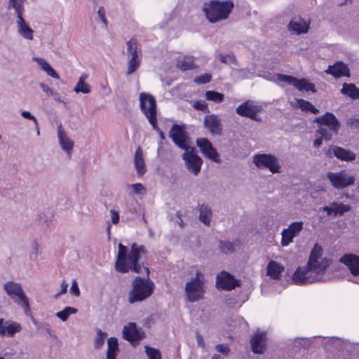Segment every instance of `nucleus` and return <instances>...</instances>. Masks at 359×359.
<instances>
[{
  "instance_id": "obj_1",
  "label": "nucleus",
  "mask_w": 359,
  "mask_h": 359,
  "mask_svg": "<svg viewBox=\"0 0 359 359\" xmlns=\"http://www.w3.org/2000/svg\"><path fill=\"white\" fill-rule=\"evenodd\" d=\"M118 250L115 262V269L121 273L132 271L136 273H144L145 276H135L132 282V288L128 292V301L130 304L141 302L150 297L154 290V283L149 279L150 271L148 267L141 265L139 260L147 255L143 245L133 243L129 250L122 243L118 246Z\"/></svg>"
},
{
  "instance_id": "obj_2",
  "label": "nucleus",
  "mask_w": 359,
  "mask_h": 359,
  "mask_svg": "<svg viewBox=\"0 0 359 359\" xmlns=\"http://www.w3.org/2000/svg\"><path fill=\"white\" fill-rule=\"evenodd\" d=\"M323 248L316 243L312 248L305 268L299 266L292 276L293 283L296 285L311 284L318 281V276L323 274L330 264L327 258H323Z\"/></svg>"
},
{
  "instance_id": "obj_3",
  "label": "nucleus",
  "mask_w": 359,
  "mask_h": 359,
  "mask_svg": "<svg viewBox=\"0 0 359 359\" xmlns=\"http://www.w3.org/2000/svg\"><path fill=\"white\" fill-rule=\"evenodd\" d=\"M233 8L231 0H210L203 3L202 11L210 22L215 23L227 19Z\"/></svg>"
},
{
  "instance_id": "obj_4",
  "label": "nucleus",
  "mask_w": 359,
  "mask_h": 359,
  "mask_svg": "<svg viewBox=\"0 0 359 359\" xmlns=\"http://www.w3.org/2000/svg\"><path fill=\"white\" fill-rule=\"evenodd\" d=\"M4 288L7 294L19 306L23 308L26 315H31V308L28 297L24 292L22 286L13 281L6 282Z\"/></svg>"
},
{
  "instance_id": "obj_5",
  "label": "nucleus",
  "mask_w": 359,
  "mask_h": 359,
  "mask_svg": "<svg viewBox=\"0 0 359 359\" xmlns=\"http://www.w3.org/2000/svg\"><path fill=\"white\" fill-rule=\"evenodd\" d=\"M253 163L262 170L268 169L272 173L280 172V165L276 156L271 154H255L253 156Z\"/></svg>"
},
{
  "instance_id": "obj_6",
  "label": "nucleus",
  "mask_w": 359,
  "mask_h": 359,
  "mask_svg": "<svg viewBox=\"0 0 359 359\" xmlns=\"http://www.w3.org/2000/svg\"><path fill=\"white\" fill-rule=\"evenodd\" d=\"M327 177L333 187L337 189H344L353 185L355 182V177L353 175H348L345 170L337 172H329Z\"/></svg>"
},
{
  "instance_id": "obj_7",
  "label": "nucleus",
  "mask_w": 359,
  "mask_h": 359,
  "mask_svg": "<svg viewBox=\"0 0 359 359\" xmlns=\"http://www.w3.org/2000/svg\"><path fill=\"white\" fill-rule=\"evenodd\" d=\"M140 107L149 121H150L151 114L152 116L154 114V118H157L156 102L151 95L141 93L140 94Z\"/></svg>"
},
{
  "instance_id": "obj_8",
  "label": "nucleus",
  "mask_w": 359,
  "mask_h": 359,
  "mask_svg": "<svg viewBox=\"0 0 359 359\" xmlns=\"http://www.w3.org/2000/svg\"><path fill=\"white\" fill-rule=\"evenodd\" d=\"M185 291L189 302L198 301L203 298L204 294L203 283L195 278L186 284Z\"/></svg>"
},
{
  "instance_id": "obj_9",
  "label": "nucleus",
  "mask_w": 359,
  "mask_h": 359,
  "mask_svg": "<svg viewBox=\"0 0 359 359\" xmlns=\"http://www.w3.org/2000/svg\"><path fill=\"white\" fill-rule=\"evenodd\" d=\"M314 121L320 126H327L329 128L328 132L332 134H337L341 126L340 122L331 112H326L323 115L316 117Z\"/></svg>"
},
{
  "instance_id": "obj_10",
  "label": "nucleus",
  "mask_w": 359,
  "mask_h": 359,
  "mask_svg": "<svg viewBox=\"0 0 359 359\" xmlns=\"http://www.w3.org/2000/svg\"><path fill=\"white\" fill-rule=\"evenodd\" d=\"M196 144L206 158L215 163L220 162L219 154L208 139L205 137L199 138L196 140Z\"/></svg>"
},
{
  "instance_id": "obj_11",
  "label": "nucleus",
  "mask_w": 359,
  "mask_h": 359,
  "mask_svg": "<svg viewBox=\"0 0 359 359\" xmlns=\"http://www.w3.org/2000/svg\"><path fill=\"white\" fill-rule=\"evenodd\" d=\"M303 225L302 222H294L287 229H283L281 233V245L287 246L292 243L293 238L303 229Z\"/></svg>"
},
{
  "instance_id": "obj_12",
  "label": "nucleus",
  "mask_w": 359,
  "mask_h": 359,
  "mask_svg": "<svg viewBox=\"0 0 359 359\" xmlns=\"http://www.w3.org/2000/svg\"><path fill=\"white\" fill-rule=\"evenodd\" d=\"M240 285V282L226 271H222L217 276L216 286L218 289L230 291Z\"/></svg>"
},
{
  "instance_id": "obj_13",
  "label": "nucleus",
  "mask_w": 359,
  "mask_h": 359,
  "mask_svg": "<svg viewBox=\"0 0 359 359\" xmlns=\"http://www.w3.org/2000/svg\"><path fill=\"white\" fill-rule=\"evenodd\" d=\"M169 136L173 142L180 148L187 149V136L185 135L184 127L177 123L172 125Z\"/></svg>"
},
{
  "instance_id": "obj_14",
  "label": "nucleus",
  "mask_w": 359,
  "mask_h": 359,
  "mask_svg": "<svg viewBox=\"0 0 359 359\" xmlns=\"http://www.w3.org/2000/svg\"><path fill=\"white\" fill-rule=\"evenodd\" d=\"M17 13V24L19 34L25 39L32 40L34 36V30L30 28L23 18L24 6L14 8Z\"/></svg>"
},
{
  "instance_id": "obj_15",
  "label": "nucleus",
  "mask_w": 359,
  "mask_h": 359,
  "mask_svg": "<svg viewBox=\"0 0 359 359\" xmlns=\"http://www.w3.org/2000/svg\"><path fill=\"white\" fill-rule=\"evenodd\" d=\"M183 159L185 161L187 167L190 172L196 175L200 172L203 161L194 152L193 149L190 151H187L184 153Z\"/></svg>"
},
{
  "instance_id": "obj_16",
  "label": "nucleus",
  "mask_w": 359,
  "mask_h": 359,
  "mask_svg": "<svg viewBox=\"0 0 359 359\" xmlns=\"http://www.w3.org/2000/svg\"><path fill=\"white\" fill-rule=\"evenodd\" d=\"M123 338L130 343L137 342L144 337V334L135 323H129L123 328Z\"/></svg>"
},
{
  "instance_id": "obj_17",
  "label": "nucleus",
  "mask_w": 359,
  "mask_h": 359,
  "mask_svg": "<svg viewBox=\"0 0 359 359\" xmlns=\"http://www.w3.org/2000/svg\"><path fill=\"white\" fill-rule=\"evenodd\" d=\"M266 334L264 332H255L250 339L252 351L255 354L263 353L266 348Z\"/></svg>"
},
{
  "instance_id": "obj_18",
  "label": "nucleus",
  "mask_w": 359,
  "mask_h": 359,
  "mask_svg": "<svg viewBox=\"0 0 359 359\" xmlns=\"http://www.w3.org/2000/svg\"><path fill=\"white\" fill-rule=\"evenodd\" d=\"M259 107L253 104V102L248 100L237 107L236 111L241 116L256 120L257 114L259 112Z\"/></svg>"
},
{
  "instance_id": "obj_19",
  "label": "nucleus",
  "mask_w": 359,
  "mask_h": 359,
  "mask_svg": "<svg viewBox=\"0 0 359 359\" xmlns=\"http://www.w3.org/2000/svg\"><path fill=\"white\" fill-rule=\"evenodd\" d=\"M325 72L335 78L349 77L351 76L349 68L345 63L341 61L336 62L332 65H329Z\"/></svg>"
},
{
  "instance_id": "obj_20",
  "label": "nucleus",
  "mask_w": 359,
  "mask_h": 359,
  "mask_svg": "<svg viewBox=\"0 0 359 359\" xmlns=\"http://www.w3.org/2000/svg\"><path fill=\"white\" fill-rule=\"evenodd\" d=\"M340 262L345 264L353 276H359V257L353 254H346L343 255Z\"/></svg>"
},
{
  "instance_id": "obj_21",
  "label": "nucleus",
  "mask_w": 359,
  "mask_h": 359,
  "mask_svg": "<svg viewBox=\"0 0 359 359\" xmlns=\"http://www.w3.org/2000/svg\"><path fill=\"white\" fill-rule=\"evenodd\" d=\"M351 210V207L350 205L337 202H332L330 206H325L323 208V210L327 212V215H333L334 217L337 215L341 216Z\"/></svg>"
},
{
  "instance_id": "obj_22",
  "label": "nucleus",
  "mask_w": 359,
  "mask_h": 359,
  "mask_svg": "<svg viewBox=\"0 0 359 359\" xmlns=\"http://www.w3.org/2000/svg\"><path fill=\"white\" fill-rule=\"evenodd\" d=\"M204 126L213 134H221L222 124L218 117L215 114L205 116Z\"/></svg>"
},
{
  "instance_id": "obj_23",
  "label": "nucleus",
  "mask_w": 359,
  "mask_h": 359,
  "mask_svg": "<svg viewBox=\"0 0 359 359\" xmlns=\"http://www.w3.org/2000/svg\"><path fill=\"white\" fill-rule=\"evenodd\" d=\"M331 149L334 156L341 161L348 162L354 161L356 158L355 154L349 149L338 146H333Z\"/></svg>"
},
{
  "instance_id": "obj_24",
  "label": "nucleus",
  "mask_w": 359,
  "mask_h": 359,
  "mask_svg": "<svg viewBox=\"0 0 359 359\" xmlns=\"http://www.w3.org/2000/svg\"><path fill=\"white\" fill-rule=\"evenodd\" d=\"M288 28L290 31L300 34L308 32L309 25L302 18H294L290 20Z\"/></svg>"
},
{
  "instance_id": "obj_25",
  "label": "nucleus",
  "mask_w": 359,
  "mask_h": 359,
  "mask_svg": "<svg viewBox=\"0 0 359 359\" xmlns=\"http://www.w3.org/2000/svg\"><path fill=\"white\" fill-rule=\"evenodd\" d=\"M134 164L139 177H142L147 171L145 163L143 158L142 149L138 147L134 156Z\"/></svg>"
},
{
  "instance_id": "obj_26",
  "label": "nucleus",
  "mask_w": 359,
  "mask_h": 359,
  "mask_svg": "<svg viewBox=\"0 0 359 359\" xmlns=\"http://www.w3.org/2000/svg\"><path fill=\"white\" fill-rule=\"evenodd\" d=\"M284 267L279 263L271 260L267 265V274L273 279H279Z\"/></svg>"
},
{
  "instance_id": "obj_27",
  "label": "nucleus",
  "mask_w": 359,
  "mask_h": 359,
  "mask_svg": "<svg viewBox=\"0 0 359 359\" xmlns=\"http://www.w3.org/2000/svg\"><path fill=\"white\" fill-rule=\"evenodd\" d=\"M57 134H58V139H59L60 143L61 144V147L68 154H70L72 151L74 143L71 140H69L67 137L65 132L62 129V126H60L58 127Z\"/></svg>"
},
{
  "instance_id": "obj_28",
  "label": "nucleus",
  "mask_w": 359,
  "mask_h": 359,
  "mask_svg": "<svg viewBox=\"0 0 359 359\" xmlns=\"http://www.w3.org/2000/svg\"><path fill=\"white\" fill-rule=\"evenodd\" d=\"M341 93L352 100L359 99V88L352 83H344L341 89Z\"/></svg>"
},
{
  "instance_id": "obj_29",
  "label": "nucleus",
  "mask_w": 359,
  "mask_h": 359,
  "mask_svg": "<svg viewBox=\"0 0 359 359\" xmlns=\"http://www.w3.org/2000/svg\"><path fill=\"white\" fill-rule=\"evenodd\" d=\"M119 352L118 342L116 337H109L107 340V359H116Z\"/></svg>"
},
{
  "instance_id": "obj_30",
  "label": "nucleus",
  "mask_w": 359,
  "mask_h": 359,
  "mask_svg": "<svg viewBox=\"0 0 359 359\" xmlns=\"http://www.w3.org/2000/svg\"><path fill=\"white\" fill-rule=\"evenodd\" d=\"M293 86L297 88L298 90L302 91L306 90L307 92H313L316 93V89L315 84L311 82H309L305 79H297L295 78L294 81L293 83Z\"/></svg>"
},
{
  "instance_id": "obj_31",
  "label": "nucleus",
  "mask_w": 359,
  "mask_h": 359,
  "mask_svg": "<svg viewBox=\"0 0 359 359\" xmlns=\"http://www.w3.org/2000/svg\"><path fill=\"white\" fill-rule=\"evenodd\" d=\"M294 107L300 108L302 111H311L313 114H318L319 110L316 108L309 101L303 99H297Z\"/></svg>"
},
{
  "instance_id": "obj_32",
  "label": "nucleus",
  "mask_w": 359,
  "mask_h": 359,
  "mask_svg": "<svg viewBox=\"0 0 359 359\" xmlns=\"http://www.w3.org/2000/svg\"><path fill=\"white\" fill-rule=\"evenodd\" d=\"M212 217L211 208L207 205L202 204L199 205V219L205 225H209Z\"/></svg>"
},
{
  "instance_id": "obj_33",
  "label": "nucleus",
  "mask_w": 359,
  "mask_h": 359,
  "mask_svg": "<svg viewBox=\"0 0 359 359\" xmlns=\"http://www.w3.org/2000/svg\"><path fill=\"white\" fill-rule=\"evenodd\" d=\"M177 67L182 71H187L194 69V57L190 56H184L182 58L178 59Z\"/></svg>"
},
{
  "instance_id": "obj_34",
  "label": "nucleus",
  "mask_w": 359,
  "mask_h": 359,
  "mask_svg": "<svg viewBox=\"0 0 359 359\" xmlns=\"http://www.w3.org/2000/svg\"><path fill=\"white\" fill-rule=\"evenodd\" d=\"M88 74H83L77 82L76 86L74 88V91L76 93H82L84 94L89 93L90 92V86L85 82L88 78Z\"/></svg>"
},
{
  "instance_id": "obj_35",
  "label": "nucleus",
  "mask_w": 359,
  "mask_h": 359,
  "mask_svg": "<svg viewBox=\"0 0 359 359\" xmlns=\"http://www.w3.org/2000/svg\"><path fill=\"white\" fill-rule=\"evenodd\" d=\"M316 133L320 134V136L317 137L313 142V146L316 147H319L323 144V141L324 140H330L332 137V134L331 133L328 132L327 129L322 127L319 128L316 130Z\"/></svg>"
},
{
  "instance_id": "obj_36",
  "label": "nucleus",
  "mask_w": 359,
  "mask_h": 359,
  "mask_svg": "<svg viewBox=\"0 0 359 359\" xmlns=\"http://www.w3.org/2000/svg\"><path fill=\"white\" fill-rule=\"evenodd\" d=\"M6 335L13 337L16 332H19L22 327L20 323L12 321H6Z\"/></svg>"
},
{
  "instance_id": "obj_37",
  "label": "nucleus",
  "mask_w": 359,
  "mask_h": 359,
  "mask_svg": "<svg viewBox=\"0 0 359 359\" xmlns=\"http://www.w3.org/2000/svg\"><path fill=\"white\" fill-rule=\"evenodd\" d=\"M205 95L208 100L213 101L216 103H220L224 100V95L217 91L208 90L205 93Z\"/></svg>"
},
{
  "instance_id": "obj_38",
  "label": "nucleus",
  "mask_w": 359,
  "mask_h": 359,
  "mask_svg": "<svg viewBox=\"0 0 359 359\" xmlns=\"http://www.w3.org/2000/svg\"><path fill=\"white\" fill-rule=\"evenodd\" d=\"M76 309L70 306H67L62 311L57 312L56 313V316L62 321H66L68 319L70 314L76 313Z\"/></svg>"
},
{
  "instance_id": "obj_39",
  "label": "nucleus",
  "mask_w": 359,
  "mask_h": 359,
  "mask_svg": "<svg viewBox=\"0 0 359 359\" xmlns=\"http://www.w3.org/2000/svg\"><path fill=\"white\" fill-rule=\"evenodd\" d=\"M107 334L102 332L101 330H98L97 332V336L95 339L94 346L95 349H100L104 344Z\"/></svg>"
},
{
  "instance_id": "obj_40",
  "label": "nucleus",
  "mask_w": 359,
  "mask_h": 359,
  "mask_svg": "<svg viewBox=\"0 0 359 359\" xmlns=\"http://www.w3.org/2000/svg\"><path fill=\"white\" fill-rule=\"evenodd\" d=\"M145 352L149 359H162L161 354L159 350L145 346Z\"/></svg>"
},
{
  "instance_id": "obj_41",
  "label": "nucleus",
  "mask_w": 359,
  "mask_h": 359,
  "mask_svg": "<svg viewBox=\"0 0 359 359\" xmlns=\"http://www.w3.org/2000/svg\"><path fill=\"white\" fill-rule=\"evenodd\" d=\"M140 65V60H135V58H130L128 63L127 74H131L135 72Z\"/></svg>"
},
{
  "instance_id": "obj_42",
  "label": "nucleus",
  "mask_w": 359,
  "mask_h": 359,
  "mask_svg": "<svg viewBox=\"0 0 359 359\" xmlns=\"http://www.w3.org/2000/svg\"><path fill=\"white\" fill-rule=\"evenodd\" d=\"M150 117L149 123L151 125L153 129L158 133L160 138L163 140L165 139V135L162 130L158 126L157 118H154V114L153 116L151 114Z\"/></svg>"
},
{
  "instance_id": "obj_43",
  "label": "nucleus",
  "mask_w": 359,
  "mask_h": 359,
  "mask_svg": "<svg viewBox=\"0 0 359 359\" xmlns=\"http://www.w3.org/2000/svg\"><path fill=\"white\" fill-rule=\"evenodd\" d=\"M212 79V76L210 74L205 73L200 75L194 79V81L197 84H205L209 83Z\"/></svg>"
},
{
  "instance_id": "obj_44",
  "label": "nucleus",
  "mask_w": 359,
  "mask_h": 359,
  "mask_svg": "<svg viewBox=\"0 0 359 359\" xmlns=\"http://www.w3.org/2000/svg\"><path fill=\"white\" fill-rule=\"evenodd\" d=\"M219 248L224 253H231L233 251V244L229 241H221Z\"/></svg>"
},
{
  "instance_id": "obj_45",
  "label": "nucleus",
  "mask_w": 359,
  "mask_h": 359,
  "mask_svg": "<svg viewBox=\"0 0 359 359\" xmlns=\"http://www.w3.org/2000/svg\"><path fill=\"white\" fill-rule=\"evenodd\" d=\"M193 107L197 109L202 111H208V104L204 100H196L194 102Z\"/></svg>"
},
{
  "instance_id": "obj_46",
  "label": "nucleus",
  "mask_w": 359,
  "mask_h": 359,
  "mask_svg": "<svg viewBox=\"0 0 359 359\" xmlns=\"http://www.w3.org/2000/svg\"><path fill=\"white\" fill-rule=\"evenodd\" d=\"M128 52L130 55L137 52V43L135 39H131L127 42Z\"/></svg>"
},
{
  "instance_id": "obj_47",
  "label": "nucleus",
  "mask_w": 359,
  "mask_h": 359,
  "mask_svg": "<svg viewBox=\"0 0 359 359\" xmlns=\"http://www.w3.org/2000/svg\"><path fill=\"white\" fill-rule=\"evenodd\" d=\"M277 79L280 82H285V83H287L288 84H292L293 85V83L294 81L295 77H294L292 76L278 74H277Z\"/></svg>"
},
{
  "instance_id": "obj_48",
  "label": "nucleus",
  "mask_w": 359,
  "mask_h": 359,
  "mask_svg": "<svg viewBox=\"0 0 359 359\" xmlns=\"http://www.w3.org/2000/svg\"><path fill=\"white\" fill-rule=\"evenodd\" d=\"M235 60V56L233 54L221 55L219 57V60L222 63L233 62Z\"/></svg>"
},
{
  "instance_id": "obj_49",
  "label": "nucleus",
  "mask_w": 359,
  "mask_h": 359,
  "mask_svg": "<svg viewBox=\"0 0 359 359\" xmlns=\"http://www.w3.org/2000/svg\"><path fill=\"white\" fill-rule=\"evenodd\" d=\"M70 292L76 297H79L80 295V290L75 280H74L72 283L70 287Z\"/></svg>"
},
{
  "instance_id": "obj_50",
  "label": "nucleus",
  "mask_w": 359,
  "mask_h": 359,
  "mask_svg": "<svg viewBox=\"0 0 359 359\" xmlns=\"http://www.w3.org/2000/svg\"><path fill=\"white\" fill-rule=\"evenodd\" d=\"M24 6V0H9V7L16 8Z\"/></svg>"
},
{
  "instance_id": "obj_51",
  "label": "nucleus",
  "mask_w": 359,
  "mask_h": 359,
  "mask_svg": "<svg viewBox=\"0 0 359 359\" xmlns=\"http://www.w3.org/2000/svg\"><path fill=\"white\" fill-rule=\"evenodd\" d=\"M111 220L114 224H116L119 222V214L115 210H111Z\"/></svg>"
},
{
  "instance_id": "obj_52",
  "label": "nucleus",
  "mask_w": 359,
  "mask_h": 359,
  "mask_svg": "<svg viewBox=\"0 0 359 359\" xmlns=\"http://www.w3.org/2000/svg\"><path fill=\"white\" fill-rule=\"evenodd\" d=\"M97 14H98L100 20H102V22L105 25H107V20L106 17H105V11H104V8L103 6H101V7L99 8L98 11H97Z\"/></svg>"
},
{
  "instance_id": "obj_53",
  "label": "nucleus",
  "mask_w": 359,
  "mask_h": 359,
  "mask_svg": "<svg viewBox=\"0 0 359 359\" xmlns=\"http://www.w3.org/2000/svg\"><path fill=\"white\" fill-rule=\"evenodd\" d=\"M38 64L41 66V68L46 72L48 69L51 67L44 59L43 58H36Z\"/></svg>"
},
{
  "instance_id": "obj_54",
  "label": "nucleus",
  "mask_w": 359,
  "mask_h": 359,
  "mask_svg": "<svg viewBox=\"0 0 359 359\" xmlns=\"http://www.w3.org/2000/svg\"><path fill=\"white\" fill-rule=\"evenodd\" d=\"M131 188L133 189V193L135 194H139L140 193L142 190L144 189V187H143V185L140 183H136V184H133L131 185Z\"/></svg>"
},
{
  "instance_id": "obj_55",
  "label": "nucleus",
  "mask_w": 359,
  "mask_h": 359,
  "mask_svg": "<svg viewBox=\"0 0 359 359\" xmlns=\"http://www.w3.org/2000/svg\"><path fill=\"white\" fill-rule=\"evenodd\" d=\"M216 348L219 352L222 353L224 354H228L230 351V349L228 347V346L224 344H218Z\"/></svg>"
},
{
  "instance_id": "obj_56",
  "label": "nucleus",
  "mask_w": 359,
  "mask_h": 359,
  "mask_svg": "<svg viewBox=\"0 0 359 359\" xmlns=\"http://www.w3.org/2000/svg\"><path fill=\"white\" fill-rule=\"evenodd\" d=\"M22 116L23 118L32 120L34 122L35 124H37L36 118L34 116H32L29 111H22Z\"/></svg>"
},
{
  "instance_id": "obj_57",
  "label": "nucleus",
  "mask_w": 359,
  "mask_h": 359,
  "mask_svg": "<svg viewBox=\"0 0 359 359\" xmlns=\"http://www.w3.org/2000/svg\"><path fill=\"white\" fill-rule=\"evenodd\" d=\"M46 72L48 76H51L52 78L57 79H60L58 74L53 69L52 67H50Z\"/></svg>"
},
{
  "instance_id": "obj_58",
  "label": "nucleus",
  "mask_w": 359,
  "mask_h": 359,
  "mask_svg": "<svg viewBox=\"0 0 359 359\" xmlns=\"http://www.w3.org/2000/svg\"><path fill=\"white\" fill-rule=\"evenodd\" d=\"M4 320L3 318L0 319V335L5 336L6 335V326Z\"/></svg>"
},
{
  "instance_id": "obj_59",
  "label": "nucleus",
  "mask_w": 359,
  "mask_h": 359,
  "mask_svg": "<svg viewBox=\"0 0 359 359\" xmlns=\"http://www.w3.org/2000/svg\"><path fill=\"white\" fill-rule=\"evenodd\" d=\"M41 87L43 89V90L48 95H53V90L50 88H49L48 86L41 83Z\"/></svg>"
},
{
  "instance_id": "obj_60",
  "label": "nucleus",
  "mask_w": 359,
  "mask_h": 359,
  "mask_svg": "<svg viewBox=\"0 0 359 359\" xmlns=\"http://www.w3.org/2000/svg\"><path fill=\"white\" fill-rule=\"evenodd\" d=\"M349 124L355 128L359 127V119L358 118H351L349 120Z\"/></svg>"
},
{
  "instance_id": "obj_61",
  "label": "nucleus",
  "mask_w": 359,
  "mask_h": 359,
  "mask_svg": "<svg viewBox=\"0 0 359 359\" xmlns=\"http://www.w3.org/2000/svg\"><path fill=\"white\" fill-rule=\"evenodd\" d=\"M62 291H61V293H65V292H66V291H67V287H68V284H67V283H66L65 281H63V282H62Z\"/></svg>"
},
{
  "instance_id": "obj_62",
  "label": "nucleus",
  "mask_w": 359,
  "mask_h": 359,
  "mask_svg": "<svg viewBox=\"0 0 359 359\" xmlns=\"http://www.w3.org/2000/svg\"><path fill=\"white\" fill-rule=\"evenodd\" d=\"M130 55H131V58H135V60H141V58L139 57V55H138L137 52L133 53L130 54Z\"/></svg>"
},
{
  "instance_id": "obj_63",
  "label": "nucleus",
  "mask_w": 359,
  "mask_h": 359,
  "mask_svg": "<svg viewBox=\"0 0 359 359\" xmlns=\"http://www.w3.org/2000/svg\"><path fill=\"white\" fill-rule=\"evenodd\" d=\"M0 359H4V358H2V357H0Z\"/></svg>"
}]
</instances>
